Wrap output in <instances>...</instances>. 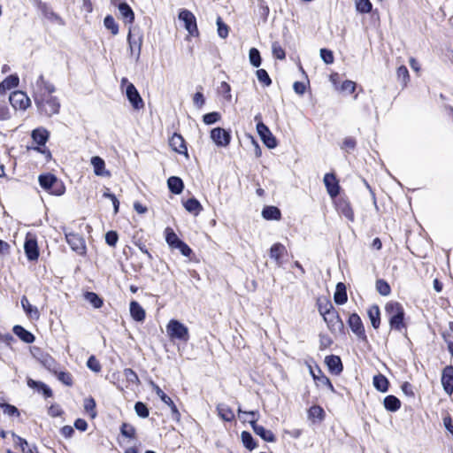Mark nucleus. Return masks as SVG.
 Here are the masks:
<instances>
[{
  "label": "nucleus",
  "mask_w": 453,
  "mask_h": 453,
  "mask_svg": "<svg viewBox=\"0 0 453 453\" xmlns=\"http://www.w3.org/2000/svg\"><path fill=\"white\" fill-rule=\"evenodd\" d=\"M119 236L115 231H109L105 234V242L111 247H115L118 242Z\"/></svg>",
  "instance_id": "13d9d810"
},
{
  "label": "nucleus",
  "mask_w": 453,
  "mask_h": 453,
  "mask_svg": "<svg viewBox=\"0 0 453 453\" xmlns=\"http://www.w3.org/2000/svg\"><path fill=\"white\" fill-rule=\"evenodd\" d=\"M351 331L359 338L365 339V328L360 317L357 313L349 316L348 320Z\"/></svg>",
  "instance_id": "ddd939ff"
},
{
  "label": "nucleus",
  "mask_w": 453,
  "mask_h": 453,
  "mask_svg": "<svg viewBox=\"0 0 453 453\" xmlns=\"http://www.w3.org/2000/svg\"><path fill=\"white\" fill-rule=\"evenodd\" d=\"M58 379L65 385L66 386H72L73 384V378L72 375L69 372H59L58 374Z\"/></svg>",
  "instance_id": "052dcab7"
},
{
  "label": "nucleus",
  "mask_w": 453,
  "mask_h": 453,
  "mask_svg": "<svg viewBox=\"0 0 453 453\" xmlns=\"http://www.w3.org/2000/svg\"><path fill=\"white\" fill-rule=\"evenodd\" d=\"M315 382L318 386H326L330 391L334 392V386L330 380L324 374H320L319 377H315Z\"/></svg>",
  "instance_id": "8fccbe9b"
},
{
  "label": "nucleus",
  "mask_w": 453,
  "mask_h": 453,
  "mask_svg": "<svg viewBox=\"0 0 453 453\" xmlns=\"http://www.w3.org/2000/svg\"><path fill=\"white\" fill-rule=\"evenodd\" d=\"M211 138L220 147H226L231 141V135L228 132L221 127H215L211 131Z\"/></svg>",
  "instance_id": "9b49d317"
},
{
  "label": "nucleus",
  "mask_w": 453,
  "mask_h": 453,
  "mask_svg": "<svg viewBox=\"0 0 453 453\" xmlns=\"http://www.w3.org/2000/svg\"><path fill=\"white\" fill-rule=\"evenodd\" d=\"M309 416L313 418L322 419L324 417V410L318 405L311 406L309 410Z\"/></svg>",
  "instance_id": "6e6d98bb"
},
{
  "label": "nucleus",
  "mask_w": 453,
  "mask_h": 453,
  "mask_svg": "<svg viewBox=\"0 0 453 453\" xmlns=\"http://www.w3.org/2000/svg\"><path fill=\"white\" fill-rule=\"evenodd\" d=\"M87 365L91 371L96 372H98L101 370V365L94 356H91L88 359Z\"/></svg>",
  "instance_id": "680f3d73"
},
{
  "label": "nucleus",
  "mask_w": 453,
  "mask_h": 453,
  "mask_svg": "<svg viewBox=\"0 0 453 453\" xmlns=\"http://www.w3.org/2000/svg\"><path fill=\"white\" fill-rule=\"evenodd\" d=\"M185 209L194 215H198L202 211L203 207L201 203L196 198H189L184 203Z\"/></svg>",
  "instance_id": "e433bc0d"
},
{
  "label": "nucleus",
  "mask_w": 453,
  "mask_h": 453,
  "mask_svg": "<svg viewBox=\"0 0 453 453\" xmlns=\"http://www.w3.org/2000/svg\"><path fill=\"white\" fill-rule=\"evenodd\" d=\"M384 407L387 411H396L401 407L400 400L395 395H388L384 398Z\"/></svg>",
  "instance_id": "c9c22d12"
},
{
  "label": "nucleus",
  "mask_w": 453,
  "mask_h": 453,
  "mask_svg": "<svg viewBox=\"0 0 453 453\" xmlns=\"http://www.w3.org/2000/svg\"><path fill=\"white\" fill-rule=\"evenodd\" d=\"M220 119V114L219 112L213 111L203 115V120L206 125H211L219 121Z\"/></svg>",
  "instance_id": "5fc2aeb1"
},
{
  "label": "nucleus",
  "mask_w": 453,
  "mask_h": 453,
  "mask_svg": "<svg viewBox=\"0 0 453 453\" xmlns=\"http://www.w3.org/2000/svg\"><path fill=\"white\" fill-rule=\"evenodd\" d=\"M166 333L171 340L187 342L189 340L188 328L177 319H171L166 325Z\"/></svg>",
  "instance_id": "20e7f679"
},
{
  "label": "nucleus",
  "mask_w": 453,
  "mask_h": 453,
  "mask_svg": "<svg viewBox=\"0 0 453 453\" xmlns=\"http://www.w3.org/2000/svg\"><path fill=\"white\" fill-rule=\"evenodd\" d=\"M322 317L330 329L335 327L337 325H342V320L340 319V317L338 315V312L334 309L327 313H325L324 315H322Z\"/></svg>",
  "instance_id": "a878e982"
},
{
  "label": "nucleus",
  "mask_w": 453,
  "mask_h": 453,
  "mask_svg": "<svg viewBox=\"0 0 453 453\" xmlns=\"http://www.w3.org/2000/svg\"><path fill=\"white\" fill-rule=\"evenodd\" d=\"M167 186L170 191L176 195L180 194L184 188L182 180L176 176H172L167 180Z\"/></svg>",
  "instance_id": "bb28decb"
},
{
  "label": "nucleus",
  "mask_w": 453,
  "mask_h": 453,
  "mask_svg": "<svg viewBox=\"0 0 453 453\" xmlns=\"http://www.w3.org/2000/svg\"><path fill=\"white\" fill-rule=\"evenodd\" d=\"M441 384L447 394L453 392V367L446 366L442 372Z\"/></svg>",
  "instance_id": "6ab92c4d"
},
{
  "label": "nucleus",
  "mask_w": 453,
  "mask_h": 453,
  "mask_svg": "<svg viewBox=\"0 0 453 453\" xmlns=\"http://www.w3.org/2000/svg\"><path fill=\"white\" fill-rule=\"evenodd\" d=\"M119 12L125 23L131 24L134 19V14L130 6L127 3L119 4Z\"/></svg>",
  "instance_id": "b1692460"
},
{
  "label": "nucleus",
  "mask_w": 453,
  "mask_h": 453,
  "mask_svg": "<svg viewBox=\"0 0 453 453\" xmlns=\"http://www.w3.org/2000/svg\"><path fill=\"white\" fill-rule=\"evenodd\" d=\"M337 209L349 220H354V212L349 202L345 200H340L337 203Z\"/></svg>",
  "instance_id": "473e14b6"
},
{
  "label": "nucleus",
  "mask_w": 453,
  "mask_h": 453,
  "mask_svg": "<svg viewBox=\"0 0 453 453\" xmlns=\"http://www.w3.org/2000/svg\"><path fill=\"white\" fill-rule=\"evenodd\" d=\"M396 75L398 80H402L403 84L406 85L409 80V71L406 66L401 65L396 70Z\"/></svg>",
  "instance_id": "4d7b16f0"
},
{
  "label": "nucleus",
  "mask_w": 453,
  "mask_h": 453,
  "mask_svg": "<svg viewBox=\"0 0 453 453\" xmlns=\"http://www.w3.org/2000/svg\"><path fill=\"white\" fill-rule=\"evenodd\" d=\"M129 310H130L131 317L134 320H136L138 322H142L145 319V316H146L145 311L136 301H132L130 303Z\"/></svg>",
  "instance_id": "5701e85b"
},
{
  "label": "nucleus",
  "mask_w": 453,
  "mask_h": 453,
  "mask_svg": "<svg viewBox=\"0 0 453 453\" xmlns=\"http://www.w3.org/2000/svg\"><path fill=\"white\" fill-rule=\"evenodd\" d=\"M169 145L175 152L184 154L187 157H188L185 141L180 134H173L169 140Z\"/></svg>",
  "instance_id": "4468645a"
},
{
  "label": "nucleus",
  "mask_w": 453,
  "mask_h": 453,
  "mask_svg": "<svg viewBox=\"0 0 453 453\" xmlns=\"http://www.w3.org/2000/svg\"><path fill=\"white\" fill-rule=\"evenodd\" d=\"M9 101L15 110L25 111L31 104V100L27 94L19 90L12 92L9 96Z\"/></svg>",
  "instance_id": "6e6552de"
},
{
  "label": "nucleus",
  "mask_w": 453,
  "mask_h": 453,
  "mask_svg": "<svg viewBox=\"0 0 453 453\" xmlns=\"http://www.w3.org/2000/svg\"><path fill=\"white\" fill-rule=\"evenodd\" d=\"M255 120L257 121V131L269 149H273L277 146V141L270 129L261 121L260 114L255 116Z\"/></svg>",
  "instance_id": "39448f33"
},
{
  "label": "nucleus",
  "mask_w": 453,
  "mask_h": 453,
  "mask_svg": "<svg viewBox=\"0 0 453 453\" xmlns=\"http://www.w3.org/2000/svg\"><path fill=\"white\" fill-rule=\"evenodd\" d=\"M90 162H91V165L94 169V173L96 176H100V177H110L111 176V173L105 168V163L102 157H100L98 156L92 157Z\"/></svg>",
  "instance_id": "f3484780"
},
{
  "label": "nucleus",
  "mask_w": 453,
  "mask_h": 453,
  "mask_svg": "<svg viewBox=\"0 0 453 453\" xmlns=\"http://www.w3.org/2000/svg\"><path fill=\"white\" fill-rule=\"evenodd\" d=\"M103 196L105 197V198H108L110 200H112V204H113V208H114V212L117 213L119 211V200L117 199L116 196L110 193V190L109 188H105V191L104 192L103 194Z\"/></svg>",
  "instance_id": "bf43d9fd"
},
{
  "label": "nucleus",
  "mask_w": 453,
  "mask_h": 453,
  "mask_svg": "<svg viewBox=\"0 0 453 453\" xmlns=\"http://www.w3.org/2000/svg\"><path fill=\"white\" fill-rule=\"evenodd\" d=\"M320 57L326 64H332L334 62L333 52L329 50L321 49Z\"/></svg>",
  "instance_id": "e2e57ef3"
},
{
  "label": "nucleus",
  "mask_w": 453,
  "mask_h": 453,
  "mask_svg": "<svg viewBox=\"0 0 453 453\" xmlns=\"http://www.w3.org/2000/svg\"><path fill=\"white\" fill-rule=\"evenodd\" d=\"M262 216L267 220H279L280 219V211L275 206H265L262 211Z\"/></svg>",
  "instance_id": "c756f323"
},
{
  "label": "nucleus",
  "mask_w": 453,
  "mask_h": 453,
  "mask_svg": "<svg viewBox=\"0 0 453 453\" xmlns=\"http://www.w3.org/2000/svg\"><path fill=\"white\" fill-rule=\"evenodd\" d=\"M179 19L180 20L183 21L185 28L188 30L190 35L194 36L198 35L196 17L191 12L188 10H182L179 14Z\"/></svg>",
  "instance_id": "1a4fd4ad"
},
{
  "label": "nucleus",
  "mask_w": 453,
  "mask_h": 453,
  "mask_svg": "<svg viewBox=\"0 0 453 453\" xmlns=\"http://www.w3.org/2000/svg\"><path fill=\"white\" fill-rule=\"evenodd\" d=\"M24 250L28 260L35 261L38 258V246L35 239H27L24 244Z\"/></svg>",
  "instance_id": "aec40b11"
},
{
  "label": "nucleus",
  "mask_w": 453,
  "mask_h": 453,
  "mask_svg": "<svg viewBox=\"0 0 453 453\" xmlns=\"http://www.w3.org/2000/svg\"><path fill=\"white\" fill-rule=\"evenodd\" d=\"M218 35L225 39L228 36V27L222 21L221 18L217 19Z\"/></svg>",
  "instance_id": "3c124183"
},
{
  "label": "nucleus",
  "mask_w": 453,
  "mask_h": 453,
  "mask_svg": "<svg viewBox=\"0 0 453 453\" xmlns=\"http://www.w3.org/2000/svg\"><path fill=\"white\" fill-rule=\"evenodd\" d=\"M249 59L250 64L255 67H258L261 65V56L257 49L251 48L250 50Z\"/></svg>",
  "instance_id": "37998d69"
},
{
  "label": "nucleus",
  "mask_w": 453,
  "mask_h": 453,
  "mask_svg": "<svg viewBox=\"0 0 453 453\" xmlns=\"http://www.w3.org/2000/svg\"><path fill=\"white\" fill-rule=\"evenodd\" d=\"M257 80L265 86H269L272 81L265 69H258L256 73Z\"/></svg>",
  "instance_id": "864d4df0"
},
{
  "label": "nucleus",
  "mask_w": 453,
  "mask_h": 453,
  "mask_svg": "<svg viewBox=\"0 0 453 453\" xmlns=\"http://www.w3.org/2000/svg\"><path fill=\"white\" fill-rule=\"evenodd\" d=\"M385 311L388 317L391 329L402 331L405 328L403 322L404 310L402 304L397 302H389L385 306Z\"/></svg>",
  "instance_id": "f03ea898"
},
{
  "label": "nucleus",
  "mask_w": 453,
  "mask_h": 453,
  "mask_svg": "<svg viewBox=\"0 0 453 453\" xmlns=\"http://www.w3.org/2000/svg\"><path fill=\"white\" fill-rule=\"evenodd\" d=\"M84 409L92 418L96 416V412L95 411L96 402L92 397H88L84 400Z\"/></svg>",
  "instance_id": "a18cd8bd"
},
{
  "label": "nucleus",
  "mask_w": 453,
  "mask_h": 453,
  "mask_svg": "<svg viewBox=\"0 0 453 453\" xmlns=\"http://www.w3.org/2000/svg\"><path fill=\"white\" fill-rule=\"evenodd\" d=\"M324 184L331 197H335L338 196L340 187L334 174L326 173L324 176Z\"/></svg>",
  "instance_id": "dca6fc26"
},
{
  "label": "nucleus",
  "mask_w": 453,
  "mask_h": 453,
  "mask_svg": "<svg viewBox=\"0 0 453 453\" xmlns=\"http://www.w3.org/2000/svg\"><path fill=\"white\" fill-rule=\"evenodd\" d=\"M165 234V241L171 248H177L182 242V241L177 236V234L171 227H166Z\"/></svg>",
  "instance_id": "72a5a7b5"
},
{
  "label": "nucleus",
  "mask_w": 453,
  "mask_h": 453,
  "mask_svg": "<svg viewBox=\"0 0 453 453\" xmlns=\"http://www.w3.org/2000/svg\"><path fill=\"white\" fill-rule=\"evenodd\" d=\"M317 304L321 316L334 309L332 303L326 297L318 298Z\"/></svg>",
  "instance_id": "58836bf2"
},
{
  "label": "nucleus",
  "mask_w": 453,
  "mask_h": 453,
  "mask_svg": "<svg viewBox=\"0 0 453 453\" xmlns=\"http://www.w3.org/2000/svg\"><path fill=\"white\" fill-rule=\"evenodd\" d=\"M334 299L337 304H343L347 302L348 296L346 293V287L343 283L340 282L337 284Z\"/></svg>",
  "instance_id": "f704fd0d"
},
{
  "label": "nucleus",
  "mask_w": 453,
  "mask_h": 453,
  "mask_svg": "<svg viewBox=\"0 0 453 453\" xmlns=\"http://www.w3.org/2000/svg\"><path fill=\"white\" fill-rule=\"evenodd\" d=\"M19 79L17 75H10L0 83V93L18 87Z\"/></svg>",
  "instance_id": "cd10ccee"
},
{
  "label": "nucleus",
  "mask_w": 453,
  "mask_h": 453,
  "mask_svg": "<svg viewBox=\"0 0 453 453\" xmlns=\"http://www.w3.org/2000/svg\"><path fill=\"white\" fill-rule=\"evenodd\" d=\"M15 443L20 447L23 453H33L30 449H28L27 450V448L28 447V443L25 439H23L19 436H16Z\"/></svg>",
  "instance_id": "338daca9"
},
{
  "label": "nucleus",
  "mask_w": 453,
  "mask_h": 453,
  "mask_svg": "<svg viewBox=\"0 0 453 453\" xmlns=\"http://www.w3.org/2000/svg\"><path fill=\"white\" fill-rule=\"evenodd\" d=\"M21 306L23 310L25 311L27 316L35 320H38L40 318V312L37 309V307L32 305L26 296H23L21 298Z\"/></svg>",
  "instance_id": "4be33fe9"
},
{
  "label": "nucleus",
  "mask_w": 453,
  "mask_h": 453,
  "mask_svg": "<svg viewBox=\"0 0 453 453\" xmlns=\"http://www.w3.org/2000/svg\"><path fill=\"white\" fill-rule=\"evenodd\" d=\"M65 240L71 249L80 255L86 253V243L82 236L73 232H67L64 229Z\"/></svg>",
  "instance_id": "0eeeda50"
},
{
  "label": "nucleus",
  "mask_w": 453,
  "mask_h": 453,
  "mask_svg": "<svg viewBox=\"0 0 453 453\" xmlns=\"http://www.w3.org/2000/svg\"><path fill=\"white\" fill-rule=\"evenodd\" d=\"M272 51L274 58L277 59H284L286 58L285 50L280 45L279 42H275L272 45Z\"/></svg>",
  "instance_id": "09e8293b"
},
{
  "label": "nucleus",
  "mask_w": 453,
  "mask_h": 453,
  "mask_svg": "<svg viewBox=\"0 0 453 453\" xmlns=\"http://www.w3.org/2000/svg\"><path fill=\"white\" fill-rule=\"evenodd\" d=\"M85 299L94 307L100 308L103 305V300L94 292H87Z\"/></svg>",
  "instance_id": "ea45409f"
},
{
  "label": "nucleus",
  "mask_w": 453,
  "mask_h": 453,
  "mask_svg": "<svg viewBox=\"0 0 453 453\" xmlns=\"http://www.w3.org/2000/svg\"><path fill=\"white\" fill-rule=\"evenodd\" d=\"M124 375L127 381L132 383H139V378L137 374L130 368L124 370Z\"/></svg>",
  "instance_id": "0e129e2a"
},
{
  "label": "nucleus",
  "mask_w": 453,
  "mask_h": 453,
  "mask_svg": "<svg viewBox=\"0 0 453 453\" xmlns=\"http://www.w3.org/2000/svg\"><path fill=\"white\" fill-rule=\"evenodd\" d=\"M32 138L38 145H44L49 139V132L43 127H38L33 130Z\"/></svg>",
  "instance_id": "393cba45"
},
{
  "label": "nucleus",
  "mask_w": 453,
  "mask_h": 453,
  "mask_svg": "<svg viewBox=\"0 0 453 453\" xmlns=\"http://www.w3.org/2000/svg\"><path fill=\"white\" fill-rule=\"evenodd\" d=\"M13 333L26 343H32L35 341L33 334L26 330L21 326H15L13 327Z\"/></svg>",
  "instance_id": "c85d7f7f"
},
{
  "label": "nucleus",
  "mask_w": 453,
  "mask_h": 453,
  "mask_svg": "<svg viewBox=\"0 0 453 453\" xmlns=\"http://www.w3.org/2000/svg\"><path fill=\"white\" fill-rule=\"evenodd\" d=\"M242 441L243 445L250 450L254 449L257 446L252 435L249 432L244 431L242 433Z\"/></svg>",
  "instance_id": "49530a36"
},
{
  "label": "nucleus",
  "mask_w": 453,
  "mask_h": 453,
  "mask_svg": "<svg viewBox=\"0 0 453 453\" xmlns=\"http://www.w3.org/2000/svg\"><path fill=\"white\" fill-rule=\"evenodd\" d=\"M32 96L41 115L51 117L59 112L60 103L57 96H52L55 87L44 80L40 74L35 82L31 83Z\"/></svg>",
  "instance_id": "f257e3e1"
},
{
  "label": "nucleus",
  "mask_w": 453,
  "mask_h": 453,
  "mask_svg": "<svg viewBox=\"0 0 453 453\" xmlns=\"http://www.w3.org/2000/svg\"><path fill=\"white\" fill-rule=\"evenodd\" d=\"M368 317L371 320L372 326L377 329L380 326V311L378 305H372L371 306L368 311Z\"/></svg>",
  "instance_id": "2f4dec72"
},
{
  "label": "nucleus",
  "mask_w": 453,
  "mask_h": 453,
  "mask_svg": "<svg viewBox=\"0 0 453 453\" xmlns=\"http://www.w3.org/2000/svg\"><path fill=\"white\" fill-rule=\"evenodd\" d=\"M120 433L123 436L133 439L135 437L136 430L134 426L123 423L120 427Z\"/></svg>",
  "instance_id": "79ce46f5"
},
{
  "label": "nucleus",
  "mask_w": 453,
  "mask_h": 453,
  "mask_svg": "<svg viewBox=\"0 0 453 453\" xmlns=\"http://www.w3.org/2000/svg\"><path fill=\"white\" fill-rule=\"evenodd\" d=\"M287 253L286 247L280 243H274L270 249V257L273 259L276 264L280 266L282 265L281 257Z\"/></svg>",
  "instance_id": "412c9836"
},
{
  "label": "nucleus",
  "mask_w": 453,
  "mask_h": 453,
  "mask_svg": "<svg viewBox=\"0 0 453 453\" xmlns=\"http://www.w3.org/2000/svg\"><path fill=\"white\" fill-rule=\"evenodd\" d=\"M217 411L219 416L225 421H232L234 418V413L232 411V409L225 404V403H219L217 406Z\"/></svg>",
  "instance_id": "7c9ffc66"
},
{
  "label": "nucleus",
  "mask_w": 453,
  "mask_h": 453,
  "mask_svg": "<svg viewBox=\"0 0 453 453\" xmlns=\"http://www.w3.org/2000/svg\"><path fill=\"white\" fill-rule=\"evenodd\" d=\"M356 144H357V142H356V140L354 138H352V137H346L343 140L342 149L346 150H354L355 147H356Z\"/></svg>",
  "instance_id": "774afa93"
},
{
  "label": "nucleus",
  "mask_w": 453,
  "mask_h": 453,
  "mask_svg": "<svg viewBox=\"0 0 453 453\" xmlns=\"http://www.w3.org/2000/svg\"><path fill=\"white\" fill-rule=\"evenodd\" d=\"M104 26L107 29L111 30L113 35H117L119 32V27L115 22V19L108 15L104 18Z\"/></svg>",
  "instance_id": "de8ad7c7"
},
{
  "label": "nucleus",
  "mask_w": 453,
  "mask_h": 453,
  "mask_svg": "<svg viewBox=\"0 0 453 453\" xmlns=\"http://www.w3.org/2000/svg\"><path fill=\"white\" fill-rule=\"evenodd\" d=\"M246 414L252 417V419L250 420V426L256 434L260 436L264 441L268 442L275 441L276 438L272 431L266 430L264 426L257 424V419L258 416L257 411H249L245 412Z\"/></svg>",
  "instance_id": "423d86ee"
},
{
  "label": "nucleus",
  "mask_w": 453,
  "mask_h": 453,
  "mask_svg": "<svg viewBox=\"0 0 453 453\" xmlns=\"http://www.w3.org/2000/svg\"><path fill=\"white\" fill-rule=\"evenodd\" d=\"M325 363L333 374L338 375L342 372V363L338 356L330 355L326 357Z\"/></svg>",
  "instance_id": "a211bd4d"
},
{
  "label": "nucleus",
  "mask_w": 453,
  "mask_h": 453,
  "mask_svg": "<svg viewBox=\"0 0 453 453\" xmlns=\"http://www.w3.org/2000/svg\"><path fill=\"white\" fill-rule=\"evenodd\" d=\"M152 388L156 392L157 395L165 403L167 404L172 411L173 418L175 420L180 419V412L173 402V400L155 383H152Z\"/></svg>",
  "instance_id": "f8f14e48"
},
{
  "label": "nucleus",
  "mask_w": 453,
  "mask_h": 453,
  "mask_svg": "<svg viewBox=\"0 0 453 453\" xmlns=\"http://www.w3.org/2000/svg\"><path fill=\"white\" fill-rule=\"evenodd\" d=\"M136 414L141 418H147L149 416L148 407L142 402H137L134 405Z\"/></svg>",
  "instance_id": "603ef678"
},
{
  "label": "nucleus",
  "mask_w": 453,
  "mask_h": 453,
  "mask_svg": "<svg viewBox=\"0 0 453 453\" xmlns=\"http://www.w3.org/2000/svg\"><path fill=\"white\" fill-rule=\"evenodd\" d=\"M376 289L381 296H388L391 292L390 286L384 280H378L376 281Z\"/></svg>",
  "instance_id": "c03bdc74"
},
{
  "label": "nucleus",
  "mask_w": 453,
  "mask_h": 453,
  "mask_svg": "<svg viewBox=\"0 0 453 453\" xmlns=\"http://www.w3.org/2000/svg\"><path fill=\"white\" fill-rule=\"evenodd\" d=\"M126 95H127L128 101L130 102V104H132V106L134 109L140 110L144 107L143 100L141 97L136 88L134 86V84L128 83L127 85Z\"/></svg>",
  "instance_id": "9d476101"
},
{
  "label": "nucleus",
  "mask_w": 453,
  "mask_h": 453,
  "mask_svg": "<svg viewBox=\"0 0 453 453\" xmlns=\"http://www.w3.org/2000/svg\"><path fill=\"white\" fill-rule=\"evenodd\" d=\"M356 89V83L352 81H345L341 86V90L352 94Z\"/></svg>",
  "instance_id": "69168bd1"
},
{
  "label": "nucleus",
  "mask_w": 453,
  "mask_h": 453,
  "mask_svg": "<svg viewBox=\"0 0 453 453\" xmlns=\"http://www.w3.org/2000/svg\"><path fill=\"white\" fill-rule=\"evenodd\" d=\"M127 41L131 51V55L135 57V59H139L141 55V49L142 44V38L141 35H138L137 38H135L131 31L129 29V33L127 35Z\"/></svg>",
  "instance_id": "2eb2a0df"
},
{
  "label": "nucleus",
  "mask_w": 453,
  "mask_h": 453,
  "mask_svg": "<svg viewBox=\"0 0 453 453\" xmlns=\"http://www.w3.org/2000/svg\"><path fill=\"white\" fill-rule=\"evenodd\" d=\"M40 186L55 196H61L65 193V186L56 176L50 173L42 174L38 178Z\"/></svg>",
  "instance_id": "7ed1b4c3"
},
{
  "label": "nucleus",
  "mask_w": 453,
  "mask_h": 453,
  "mask_svg": "<svg viewBox=\"0 0 453 453\" xmlns=\"http://www.w3.org/2000/svg\"><path fill=\"white\" fill-rule=\"evenodd\" d=\"M356 9L360 13H368L372 10L370 0H355Z\"/></svg>",
  "instance_id": "a19ab883"
},
{
  "label": "nucleus",
  "mask_w": 453,
  "mask_h": 453,
  "mask_svg": "<svg viewBox=\"0 0 453 453\" xmlns=\"http://www.w3.org/2000/svg\"><path fill=\"white\" fill-rule=\"evenodd\" d=\"M373 386L377 390L386 392L388 388V380L382 374L375 375L373 377Z\"/></svg>",
  "instance_id": "4c0bfd02"
}]
</instances>
